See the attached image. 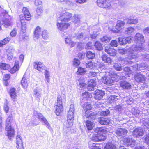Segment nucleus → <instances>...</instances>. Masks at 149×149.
<instances>
[{"label": "nucleus", "mask_w": 149, "mask_h": 149, "mask_svg": "<svg viewBox=\"0 0 149 149\" xmlns=\"http://www.w3.org/2000/svg\"><path fill=\"white\" fill-rule=\"evenodd\" d=\"M105 51L111 56H116V50L112 48H109L108 47H105Z\"/></svg>", "instance_id": "obj_21"}, {"label": "nucleus", "mask_w": 149, "mask_h": 149, "mask_svg": "<svg viewBox=\"0 0 149 149\" xmlns=\"http://www.w3.org/2000/svg\"><path fill=\"white\" fill-rule=\"evenodd\" d=\"M135 30L134 28L131 27H130L127 28L125 30V33L126 34H129L133 32Z\"/></svg>", "instance_id": "obj_43"}, {"label": "nucleus", "mask_w": 149, "mask_h": 149, "mask_svg": "<svg viewBox=\"0 0 149 149\" xmlns=\"http://www.w3.org/2000/svg\"><path fill=\"white\" fill-rule=\"evenodd\" d=\"M120 86L124 89H128L130 88L131 86L128 82L122 81L120 83Z\"/></svg>", "instance_id": "obj_29"}, {"label": "nucleus", "mask_w": 149, "mask_h": 149, "mask_svg": "<svg viewBox=\"0 0 149 149\" xmlns=\"http://www.w3.org/2000/svg\"><path fill=\"white\" fill-rule=\"evenodd\" d=\"M92 108L91 104L88 103H85L83 106V109L86 111H90Z\"/></svg>", "instance_id": "obj_39"}, {"label": "nucleus", "mask_w": 149, "mask_h": 149, "mask_svg": "<svg viewBox=\"0 0 149 149\" xmlns=\"http://www.w3.org/2000/svg\"><path fill=\"white\" fill-rule=\"evenodd\" d=\"M117 99V96L115 95H112L108 98V100L110 103H112V102L116 101Z\"/></svg>", "instance_id": "obj_46"}, {"label": "nucleus", "mask_w": 149, "mask_h": 149, "mask_svg": "<svg viewBox=\"0 0 149 149\" xmlns=\"http://www.w3.org/2000/svg\"><path fill=\"white\" fill-rule=\"evenodd\" d=\"M98 138H99V141H104L106 139L105 137L103 135L98 134Z\"/></svg>", "instance_id": "obj_62"}, {"label": "nucleus", "mask_w": 149, "mask_h": 149, "mask_svg": "<svg viewBox=\"0 0 149 149\" xmlns=\"http://www.w3.org/2000/svg\"><path fill=\"white\" fill-rule=\"evenodd\" d=\"M117 81L115 76L112 77H104L102 79V82L107 85L111 86L113 84L114 81Z\"/></svg>", "instance_id": "obj_7"}, {"label": "nucleus", "mask_w": 149, "mask_h": 149, "mask_svg": "<svg viewBox=\"0 0 149 149\" xmlns=\"http://www.w3.org/2000/svg\"><path fill=\"white\" fill-rule=\"evenodd\" d=\"M111 39V37H108L107 36H104L103 37L101 38V40L103 42L107 43L109 42Z\"/></svg>", "instance_id": "obj_41"}, {"label": "nucleus", "mask_w": 149, "mask_h": 149, "mask_svg": "<svg viewBox=\"0 0 149 149\" xmlns=\"http://www.w3.org/2000/svg\"><path fill=\"white\" fill-rule=\"evenodd\" d=\"M13 120L12 114H11L9 115L6 119V127L11 126V123Z\"/></svg>", "instance_id": "obj_26"}, {"label": "nucleus", "mask_w": 149, "mask_h": 149, "mask_svg": "<svg viewBox=\"0 0 149 149\" xmlns=\"http://www.w3.org/2000/svg\"><path fill=\"white\" fill-rule=\"evenodd\" d=\"M85 113V116L87 118H90V119L92 120H94L95 118V113L91 111H86Z\"/></svg>", "instance_id": "obj_24"}, {"label": "nucleus", "mask_w": 149, "mask_h": 149, "mask_svg": "<svg viewBox=\"0 0 149 149\" xmlns=\"http://www.w3.org/2000/svg\"><path fill=\"white\" fill-rule=\"evenodd\" d=\"M94 46L96 49L98 50H101L103 49L102 44L99 41H96L95 42Z\"/></svg>", "instance_id": "obj_38"}, {"label": "nucleus", "mask_w": 149, "mask_h": 149, "mask_svg": "<svg viewBox=\"0 0 149 149\" xmlns=\"http://www.w3.org/2000/svg\"><path fill=\"white\" fill-rule=\"evenodd\" d=\"M79 15L75 14L73 17V22L75 24L78 25L80 22Z\"/></svg>", "instance_id": "obj_27"}, {"label": "nucleus", "mask_w": 149, "mask_h": 149, "mask_svg": "<svg viewBox=\"0 0 149 149\" xmlns=\"http://www.w3.org/2000/svg\"><path fill=\"white\" fill-rule=\"evenodd\" d=\"M86 72V70L85 68L80 67L78 68V71L77 72V74L81 75L85 74Z\"/></svg>", "instance_id": "obj_45"}, {"label": "nucleus", "mask_w": 149, "mask_h": 149, "mask_svg": "<svg viewBox=\"0 0 149 149\" xmlns=\"http://www.w3.org/2000/svg\"><path fill=\"white\" fill-rule=\"evenodd\" d=\"M124 38H123L122 37H119L118 38V42L121 45H123L125 44V39L124 40Z\"/></svg>", "instance_id": "obj_56"}, {"label": "nucleus", "mask_w": 149, "mask_h": 149, "mask_svg": "<svg viewBox=\"0 0 149 149\" xmlns=\"http://www.w3.org/2000/svg\"><path fill=\"white\" fill-rule=\"evenodd\" d=\"M110 45L112 46L116 47L117 46V42L116 40H112L110 43Z\"/></svg>", "instance_id": "obj_61"}, {"label": "nucleus", "mask_w": 149, "mask_h": 149, "mask_svg": "<svg viewBox=\"0 0 149 149\" xmlns=\"http://www.w3.org/2000/svg\"><path fill=\"white\" fill-rule=\"evenodd\" d=\"M125 44L128 43H131L132 42V41L133 40L132 39V38L130 36L126 37L125 39Z\"/></svg>", "instance_id": "obj_53"}, {"label": "nucleus", "mask_w": 149, "mask_h": 149, "mask_svg": "<svg viewBox=\"0 0 149 149\" xmlns=\"http://www.w3.org/2000/svg\"><path fill=\"white\" fill-rule=\"evenodd\" d=\"M17 146H23L22 137L20 135H17L16 137Z\"/></svg>", "instance_id": "obj_30"}, {"label": "nucleus", "mask_w": 149, "mask_h": 149, "mask_svg": "<svg viewBox=\"0 0 149 149\" xmlns=\"http://www.w3.org/2000/svg\"><path fill=\"white\" fill-rule=\"evenodd\" d=\"M144 139V142L147 144L149 145V134L146 136Z\"/></svg>", "instance_id": "obj_58"}, {"label": "nucleus", "mask_w": 149, "mask_h": 149, "mask_svg": "<svg viewBox=\"0 0 149 149\" xmlns=\"http://www.w3.org/2000/svg\"><path fill=\"white\" fill-rule=\"evenodd\" d=\"M72 17V14L69 12L63 11L60 15L56 25L57 29L61 31L67 29L70 25L68 22Z\"/></svg>", "instance_id": "obj_2"}, {"label": "nucleus", "mask_w": 149, "mask_h": 149, "mask_svg": "<svg viewBox=\"0 0 149 149\" xmlns=\"http://www.w3.org/2000/svg\"><path fill=\"white\" fill-rule=\"evenodd\" d=\"M44 74L46 80L48 83H49L50 81L49 72L46 70H45Z\"/></svg>", "instance_id": "obj_42"}, {"label": "nucleus", "mask_w": 149, "mask_h": 149, "mask_svg": "<svg viewBox=\"0 0 149 149\" xmlns=\"http://www.w3.org/2000/svg\"><path fill=\"white\" fill-rule=\"evenodd\" d=\"M84 47V44L82 43H79L78 44L77 47L80 50H81Z\"/></svg>", "instance_id": "obj_64"}, {"label": "nucleus", "mask_w": 149, "mask_h": 149, "mask_svg": "<svg viewBox=\"0 0 149 149\" xmlns=\"http://www.w3.org/2000/svg\"><path fill=\"white\" fill-rule=\"evenodd\" d=\"M96 64L95 63L89 61L86 63V68H88L89 69H91L94 68L96 66Z\"/></svg>", "instance_id": "obj_31"}, {"label": "nucleus", "mask_w": 149, "mask_h": 149, "mask_svg": "<svg viewBox=\"0 0 149 149\" xmlns=\"http://www.w3.org/2000/svg\"><path fill=\"white\" fill-rule=\"evenodd\" d=\"M123 144L126 146L132 145H134L135 140L130 138H125L123 139Z\"/></svg>", "instance_id": "obj_13"}, {"label": "nucleus", "mask_w": 149, "mask_h": 149, "mask_svg": "<svg viewBox=\"0 0 149 149\" xmlns=\"http://www.w3.org/2000/svg\"><path fill=\"white\" fill-rule=\"evenodd\" d=\"M10 39L9 37L6 38L3 40L0 41V47H2L3 45L8 43Z\"/></svg>", "instance_id": "obj_34"}, {"label": "nucleus", "mask_w": 149, "mask_h": 149, "mask_svg": "<svg viewBox=\"0 0 149 149\" xmlns=\"http://www.w3.org/2000/svg\"><path fill=\"white\" fill-rule=\"evenodd\" d=\"M98 121L100 124L102 125H109L110 123V121L108 118L103 117L99 118Z\"/></svg>", "instance_id": "obj_23"}, {"label": "nucleus", "mask_w": 149, "mask_h": 149, "mask_svg": "<svg viewBox=\"0 0 149 149\" xmlns=\"http://www.w3.org/2000/svg\"><path fill=\"white\" fill-rule=\"evenodd\" d=\"M109 111L108 110H107L106 111H102L101 113V114L102 116H107L109 113Z\"/></svg>", "instance_id": "obj_60"}, {"label": "nucleus", "mask_w": 149, "mask_h": 149, "mask_svg": "<svg viewBox=\"0 0 149 149\" xmlns=\"http://www.w3.org/2000/svg\"><path fill=\"white\" fill-rule=\"evenodd\" d=\"M37 116L39 120L43 122L45 124V125H46V127L48 129H50L51 128L49 124L41 113H38Z\"/></svg>", "instance_id": "obj_16"}, {"label": "nucleus", "mask_w": 149, "mask_h": 149, "mask_svg": "<svg viewBox=\"0 0 149 149\" xmlns=\"http://www.w3.org/2000/svg\"><path fill=\"white\" fill-rule=\"evenodd\" d=\"M42 88L40 87H38L34 91V95L36 98L39 99L41 96Z\"/></svg>", "instance_id": "obj_20"}, {"label": "nucleus", "mask_w": 149, "mask_h": 149, "mask_svg": "<svg viewBox=\"0 0 149 149\" xmlns=\"http://www.w3.org/2000/svg\"><path fill=\"white\" fill-rule=\"evenodd\" d=\"M65 43L71 47H74L75 44L74 42L72 41L70 37H67L65 39Z\"/></svg>", "instance_id": "obj_28"}, {"label": "nucleus", "mask_w": 149, "mask_h": 149, "mask_svg": "<svg viewBox=\"0 0 149 149\" xmlns=\"http://www.w3.org/2000/svg\"><path fill=\"white\" fill-rule=\"evenodd\" d=\"M41 29L39 26H37L36 28L34 31V39H38L39 37L41 34Z\"/></svg>", "instance_id": "obj_25"}, {"label": "nucleus", "mask_w": 149, "mask_h": 149, "mask_svg": "<svg viewBox=\"0 0 149 149\" xmlns=\"http://www.w3.org/2000/svg\"><path fill=\"white\" fill-rule=\"evenodd\" d=\"M102 58L103 61L104 62L107 63H111V58L107 57L105 55H103L102 56Z\"/></svg>", "instance_id": "obj_35"}, {"label": "nucleus", "mask_w": 149, "mask_h": 149, "mask_svg": "<svg viewBox=\"0 0 149 149\" xmlns=\"http://www.w3.org/2000/svg\"><path fill=\"white\" fill-rule=\"evenodd\" d=\"M88 91H91L94 90V88L96 86V80L92 79L90 80L88 82Z\"/></svg>", "instance_id": "obj_15"}, {"label": "nucleus", "mask_w": 149, "mask_h": 149, "mask_svg": "<svg viewBox=\"0 0 149 149\" xmlns=\"http://www.w3.org/2000/svg\"><path fill=\"white\" fill-rule=\"evenodd\" d=\"M144 132L142 129L140 128H136L132 132V134L135 137H138L140 136H142Z\"/></svg>", "instance_id": "obj_12"}, {"label": "nucleus", "mask_w": 149, "mask_h": 149, "mask_svg": "<svg viewBox=\"0 0 149 149\" xmlns=\"http://www.w3.org/2000/svg\"><path fill=\"white\" fill-rule=\"evenodd\" d=\"M10 67L9 65L5 63H1L0 65V68L5 70H8Z\"/></svg>", "instance_id": "obj_47"}, {"label": "nucleus", "mask_w": 149, "mask_h": 149, "mask_svg": "<svg viewBox=\"0 0 149 149\" xmlns=\"http://www.w3.org/2000/svg\"><path fill=\"white\" fill-rule=\"evenodd\" d=\"M24 15H20V19L21 23V28L22 31L24 33L26 29V23L24 21L26 20L29 21L31 19V15L26 7H24L22 9Z\"/></svg>", "instance_id": "obj_3"}, {"label": "nucleus", "mask_w": 149, "mask_h": 149, "mask_svg": "<svg viewBox=\"0 0 149 149\" xmlns=\"http://www.w3.org/2000/svg\"><path fill=\"white\" fill-rule=\"evenodd\" d=\"M70 124L65 123H64V127L63 130V132L64 134H66L70 132L71 127L73 125H70Z\"/></svg>", "instance_id": "obj_19"}, {"label": "nucleus", "mask_w": 149, "mask_h": 149, "mask_svg": "<svg viewBox=\"0 0 149 149\" xmlns=\"http://www.w3.org/2000/svg\"><path fill=\"white\" fill-rule=\"evenodd\" d=\"M92 140L94 141H99L98 134H94L92 137Z\"/></svg>", "instance_id": "obj_55"}, {"label": "nucleus", "mask_w": 149, "mask_h": 149, "mask_svg": "<svg viewBox=\"0 0 149 149\" xmlns=\"http://www.w3.org/2000/svg\"><path fill=\"white\" fill-rule=\"evenodd\" d=\"M97 5L102 8H107L111 6V2L109 0H97Z\"/></svg>", "instance_id": "obj_6"}, {"label": "nucleus", "mask_w": 149, "mask_h": 149, "mask_svg": "<svg viewBox=\"0 0 149 149\" xmlns=\"http://www.w3.org/2000/svg\"><path fill=\"white\" fill-rule=\"evenodd\" d=\"M19 70V65L18 61H16L14 66L10 70V72L11 73H15Z\"/></svg>", "instance_id": "obj_33"}, {"label": "nucleus", "mask_w": 149, "mask_h": 149, "mask_svg": "<svg viewBox=\"0 0 149 149\" xmlns=\"http://www.w3.org/2000/svg\"><path fill=\"white\" fill-rule=\"evenodd\" d=\"M82 96L84 98H87L90 97L91 95L90 93L88 92H85L82 93Z\"/></svg>", "instance_id": "obj_54"}, {"label": "nucleus", "mask_w": 149, "mask_h": 149, "mask_svg": "<svg viewBox=\"0 0 149 149\" xmlns=\"http://www.w3.org/2000/svg\"><path fill=\"white\" fill-rule=\"evenodd\" d=\"M63 102L62 98L60 96H58L57 97V102L55 106L56 109V113L57 115H60L61 113L63 111Z\"/></svg>", "instance_id": "obj_5"}, {"label": "nucleus", "mask_w": 149, "mask_h": 149, "mask_svg": "<svg viewBox=\"0 0 149 149\" xmlns=\"http://www.w3.org/2000/svg\"><path fill=\"white\" fill-rule=\"evenodd\" d=\"M6 52L8 59L11 60L13 57V54L16 52L14 47L13 46H9L6 49Z\"/></svg>", "instance_id": "obj_8"}, {"label": "nucleus", "mask_w": 149, "mask_h": 149, "mask_svg": "<svg viewBox=\"0 0 149 149\" xmlns=\"http://www.w3.org/2000/svg\"><path fill=\"white\" fill-rule=\"evenodd\" d=\"M74 104H71L68 114L67 120L66 122V123L70 124V125H73V121L74 118Z\"/></svg>", "instance_id": "obj_4"}, {"label": "nucleus", "mask_w": 149, "mask_h": 149, "mask_svg": "<svg viewBox=\"0 0 149 149\" xmlns=\"http://www.w3.org/2000/svg\"><path fill=\"white\" fill-rule=\"evenodd\" d=\"M135 81L138 83H143L146 80L145 76L140 73L136 74L134 76Z\"/></svg>", "instance_id": "obj_10"}, {"label": "nucleus", "mask_w": 149, "mask_h": 149, "mask_svg": "<svg viewBox=\"0 0 149 149\" xmlns=\"http://www.w3.org/2000/svg\"><path fill=\"white\" fill-rule=\"evenodd\" d=\"M80 64V62L79 60L77 59H74L73 61V65L74 67H77Z\"/></svg>", "instance_id": "obj_49"}, {"label": "nucleus", "mask_w": 149, "mask_h": 149, "mask_svg": "<svg viewBox=\"0 0 149 149\" xmlns=\"http://www.w3.org/2000/svg\"><path fill=\"white\" fill-rule=\"evenodd\" d=\"M135 41L137 45H139L138 47V46L135 45L134 50L130 48L128 49V52H129V55L127 58H125L121 57H119L118 58L119 61L120 62L121 64H127L129 63L128 60L132 59L135 58L136 57V56L135 55L134 53L135 51L140 50L141 49V45L143 44L145 42V40L144 36L141 34L137 33L135 36Z\"/></svg>", "instance_id": "obj_1"}, {"label": "nucleus", "mask_w": 149, "mask_h": 149, "mask_svg": "<svg viewBox=\"0 0 149 149\" xmlns=\"http://www.w3.org/2000/svg\"><path fill=\"white\" fill-rule=\"evenodd\" d=\"M29 83V80L24 75L21 80V85L24 88L26 89L27 88Z\"/></svg>", "instance_id": "obj_22"}, {"label": "nucleus", "mask_w": 149, "mask_h": 149, "mask_svg": "<svg viewBox=\"0 0 149 149\" xmlns=\"http://www.w3.org/2000/svg\"><path fill=\"white\" fill-rule=\"evenodd\" d=\"M17 34L16 31L14 29L10 33V36L13 37H15Z\"/></svg>", "instance_id": "obj_63"}, {"label": "nucleus", "mask_w": 149, "mask_h": 149, "mask_svg": "<svg viewBox=\"0 0 149 149\" xmlns=\"http://www.w3.org/2000/svg\"><path fill=\"white\" fill-rule=\"evenodd\" d=\"M86 125L88 130H91L94 126V124L90 121H87L86 122Z\"/></svg>", "instance_id": "obj_37"}, {"label": "nucleus", "mask_w": 149, "mask_h": 149, "mask_svg": "<svg viewBox=\"0 0 149 149\" xmlns=\"http://www.w3.org/2000/svg\"><path fill=\"white\" fill-rule=\"evenodd\" d=\"M104 92L101 90H97L95 91L94 98L96 99L100 100L104 95Z\"/></svg>", "instance_id": "obj_17"}, {"label": "nucleus", "mask_w": 149, "mask_h": 149, "mask_svg": "<svg viewBox=\"0 0 149 149\" xmlns=\"http://www.w3.org/2000/svg\"><path fill=\"white\" fill-rule=\"evenodd\" d=\"M34 66L35 69L41 72H42L45 68L43 64L40 62H35L34 63Z\"/></svg>", "instance_id": "obj_18"}, {"label": "nucleus", "mask_w": 149, "mask_h": 149, "mask_svg": "<svg viewBox=\"0 0 149 149\" xmlns=\"http://www.w3.org/2000/svg\"><path fill=\"white\" fill-rule=\"evenodd\" d=\"M138 23V20L136 19H128L127 23L129 24H135Z\"/></svg>", "instance_id": "obj_48"}, {"label": "nucleus", "mask_w": 149, "mask_h": 149, "mask_svg": "<svg viewBox=\"0 0 149 149\" xmlns=\"http://www.w3.org/2000/svg\"><path fill=\"white\" fill-rule=\"evenodd\" d=\"M143 123L146 127L149 129V120L145 119L143 121Z\"/></svg>", "instance_id": "obj_57"}, {"label": "nucleus", "mask_w": 149, "mask_h": 149, "mask_svg": "<svg viewBox=\"0 0 149 149\" xmlns=\"http://www.w3.org/2000/svg\"><path fill=\"white\" fill-rule=\"evenodd\" d=\"M6 130L7 131V135L8 138L10 139L14 136V130L13 128L11 126L6 127Z\"/></svg>", "instance_id": "obj_11"}, {"label": "nucleus", "mask_w": 149, "mask_h": 149, "mask_svg": "<svg viewBox=\"0 0 149 149\" xmlns=\"http://www.w3.org/2000/svg\"><path fill=\"white\" fill-rule=\"evenodd\" d=\"M125 24V22L123 21L118 20L116 26V30H112L113 31L116 33H118L122 29V27Z\"/></svg>", "instance_id": "obj_14"}, {"label": "nucleus", "mask_w": 149, "mask_h": 149, "mask_svg": "<svg viewBox=\"0 0 149 149\" xmlns=\"http://www.w3.org/2000/svg\"><path fill=\"white\" fill-rule=\"evenodd\" d=\"M42 36L44 39H47L48 38V33L46 30L43 31L42 33Z\"/></svg>", "instance_id": "obj_52"}, {"label": "nucleus", "mask_w": 149, "mask_h": 149, "mask_svg": "<svg viewBox=\"0 0 149 149\" xmlns=\"http://www.w3.org/2000/svg\"><path fill=\"white\" fill-rule=\"evenodd\" d=\"M36 12L38 15H41L43 13V8L42 6H40L37 8L36 9Z\"/></svg>", "instance_id": "obj_50"}, {"label": "nucleus", "mask_w": 149, "mask_h": 149, "mask_svg": "<svg viewBox=\"0 0 149 149\" xmlns=\"http://www.w3.org/2000/svg\"><path fill=\"white\" fill-rule=\"evenodd\" d=\"M114 68L116 70L118 71H120L122 70L121 67L117 63H114Z\"/></svg>", "instance_id": "obj_51"}, {"label": "nucleus", "mask_w": 149, "mask_h": 149, "mask_svg": "<svg viewBox=\"0 0 149 149\" xmlns=\"http://www.w3.org/2000/svg\"><path fill=\"white\" fill-rule=\"evenodd\" d=\"M104 149H116V148L113 144L109 143L107 144Z\"/></svg>", "instance_id": "obj_40"}, {"label": "nucleus", "mask_w": 149, "mask_h": 149, "mask_svg": "<svg viewBox=\"0 0 149 149\" xmlns=\"http://www.w3.org/2000/svg\"><path fill=\"white\" fill-rule=\"evenodd\" d=\"M97 32V31H94L93 34H91L90 35V37L92 39H94L97 37V34L96 33Z\"/></svg>", "instance_id": "obj_59"}, {"label": "nucleus", "mask_w": 149, "mask_h": 149, "mask_svg": "<svg viewBox=\"0 0 149 149\" xmlns=\"http://www.w3.org/2000/svg\"><path fill=\"white\" fill-rule=\"evenodd\" d=\"M15 89L12 88L10 89V95L13 101H14L17 97L16 93L15 92Z\"/></svg>", "instance_id": "obj_32"}, {"label": "nucleus", "mask_w": 149, "mask_h": 149, "mask_svg": "<svg viewBox=\"0 0 149 149\" xmlns=\"http://www.w3.org/2000/svg\"><path fill=\"white\" fill-rule=\"evenodd\" d=\"M128 131L125 129L119 128L117 129L115 131V133L117 136L123 137L126 135Z\"/></svg>", "instance_id": "obj_9"}, {"label": "nucleus", "mask_w": 149, "mask_h": 149, "mask_svg": "<svg viewBox=\"0 0 149 149\" xmlns=\"http://www.w3.org/2000/svg\"><path fill=\"white\" fill-rule=\"evenodd\" d=\"M102 58L103 61L104 62L107 63H111V58L107 57L105 55H103L102 56Z\"/></svg>", "instance_id": "obj_36"}, {"label": "nucleus", "mask_w": 149, "mask_h": 149, "mask_svg": "<svg viewBox=\"0 0 149 149\" xmlns=\"http://www.w3.org/2000/svg\"><path fill=\"white\" fill-rule=\"evenodd\" d=\"M86 56L88 58L92 59L95 57V54L94 53L88 51L87 53Z\"/></svg>", "instance_id": "obj_44"}]
</instances>
